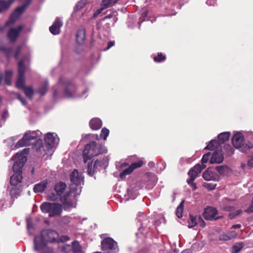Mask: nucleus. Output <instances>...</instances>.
Masks as SVG:
<instances>
[{
    "label": "nucleus",
    "instance_id": "nucleus-1",
    "mask_svg": "<svg viewBox=\"0 0 253 253\" xmlns=\"http://www.w3.org/2000/svg\"><path fill=\"white\" fill-rule=\"evenodd\" d=\"M66 187V184L65 183L60 182L54 186L55 193H51L48 195V199L50 201H60L65 211L74 207V204L77 201V196L79 194L77 192V189L72 185L70 187L69 191L63 195Z\"/></svg>",
    "mask_w": 253,
    "mask_h": 253
},
{
    "label": "nucleus",
    "instance_id": "nucleus-2",
    "mask_svg": "<svg viewBox=\"0 0 253 253\" xmlns=\"http://www.w3.org/2000/svg\"><path fill=\"white\" fill-rule=\"evenodd\" d=\"M14 163L13 165V170L14 173L11 176L10 183L13 186H16L21 182L22 169L27 161V157L24 154L16 153L13 157Z\"/></svg>",
    "mask_w": 253,
    "mask_h": 253
},
{
    "label": "nucleus",
    "instance_id": "nucleus-3",
    "mask_svg": "<svg viewBox=\"0 0 253 253\" xmlns=\"http://www.w3.org/2000/svg\"><path fill=\"white\" fill-rule=\"evenodd\" d=\"M107 151L104 145L92 141L85 145L83 152V161L86 163L92 157L105 153Z\"/></svg>",
    "mask_w": 253,
    "mask_h": 253
},
{
    "label": "nucleus",
    "instance_id": "nucleus-4",
    "mask_svg": "<svg viewBox=\"0 0 253 253\" xmlns=\"http://www.w3.org/2000/svg\"><path fill=\"white\" fill-rule=\"evenodd\" d=\"M244 137L241 133L238 132L234 134L232 139L233 145L234 147L240 149L242 152L246 151L253 147V145L250 143L249 145H244Z\"/></svg>",
    "mask_w": 253,
    "mask_h": 253
},
{
    "label": "nucleus",
    "instance_id": "nucleus-5",
    "mask_svg": "<svg viewBox=\"0 0 253 253\" xmlns=\"http://www.w3.org/2000/svg\"><path fill=\"white\" fill-rule=\"evenodd\" d=\"M39 132H40L39 131H28L26 132L23 137L15 144V147L20 148L30 145L31 140L36 139L39 137Z\"/></svg>",
    "mask_w": 253,
    "mask_h": 253
},
{
    "label": "nucleus",
    "instance_id": "nucleus-6",
    "mask_svg": "<svg viewBox=\"0 0 253 253\" xmlns=\"http://www.w3.org/2000/svg\"><path fill=\"white\" fill-rule=\"evenodd\" d=\"M24 59L20 60L18 64V78L16 81V86L19 89L23 88L25 85V72L26 67L24 64Z\"/></svg>",
    "mask_w": 253,
    "mask_h": 253
},
{
    "label": "nucleus",
    "instance_id": "nucleus-7",
    "mask_svg": "<svg viewBox=\"0 0 253 253\" xmlns=\"http://www.w3.org/2000/svg\"><path fill=\"white\" fill-rule=\"evenodd\" d=\"M107 162V158L104 157L102 159L96 160L93 165H92V162L88 163L87 169L88 174L89 176H93L95 172L99 171L101 168Z\"/></svg>",
    "mask_w": 253,
    "mask_h": 253
},
{
    "label": "nucleus",
    "instance_id": "nucleus-8",
    "mask_svg": "<svg viewBox=\"0 0 253 253\" xmlns=\"http://www.w3.org/2000/svg\"><path fill=\"white\" fill-rule=\"evenodd\" d=\"M101 247L103 251H111L117 253L119 251L117 243L109 237L102 241Z\"/></svg>",
    "mask_w": 253,
    "mask_h": 253
},
{
    "label": "nucleus",
    "instance_id": "nucleus-9",
    "mask_svg": "<svg viewBox=\"0 0 253 253\" xmlns=\"http://www.w3.org/2000/svg\"><path fill=\"white\" fill-rule=\"evenodd\" d=\"M41 236L43 238L47 243H55L58 242V233L52 229H45L42 231L41 233Z\"/></svg>",
    "mask_w": 253,
    "mask_h": 253
},
{
    "label": "nucleus",
    "instance_id": "nucleus-10",
    "mask_svg": "<svg viewBox=\"0 0 253 253\" xmlns=\"http://www.w3.org/2000/svg\"><path fill=\"white\" fill-rule=\"evenodd\" d=\"M26 7V5L25 4L21 6L17 7L10 15L8 20L5 22V27H7L13 24L24 12Z\"/></svg>",
    "mask_w": 253,
    "mask_h": 253
},
{
    "label": "nucleus",
    "instance_id": "nucleus-11",
    "mask_svg": "<svg viewBox=\"0 0 253 253\" xmlns=\"http://www.w3.org/2000/svg\"><path fill=\"white\" fill-rule=\"evenodd\" d=\"M24 26L19 25L17 28L10 29L7 32V36L11 42L14 43L16 42Z\"/></svg>",
    "mask_w": 253,
    "mask_h": 253
},
{
    "label": "nucleus",
    "instance_id": "nucleus-12",
    "mask_svg": "<svg viewBox=\"0 0 253 253\" xmlns=\"http://www.w3.org/2000/svg\"><path fill=\"white\" fill-rule=\"evenodd\" d=\"M70 180L72 184L70 185L71 187L74 185V187L77 188V186L81 184V183L84 181V177L82 174H80L79 171L77 169H74L70 175ZM78 192V189H77Z\"/></svg>",
    "mask_w": 253,
    "mask_h": 253
},
{
    "label": "nucleus",
    "instance_id": "nucleus-13",
    "mask_svg": "<svg viewBox=\"0 0 253 253\" xmlns=\"http://www.w3.org/2000/svg\"><path fill=\"white\" fill-rule=\"evenodd\" d=\"M217 211L215 208L209 207L205 209L204 212L203 213V216L205 219L208 220L217 219L220 218L219 216L215 217L217 214Z\"/></svg>",
    "mask_w": 253,
    "mask_h": 253
},
{
    "label": "nucleus",
    "instance_id": "nucleus-14",
    "mask_svg": "<svg viewBox=\"0 0 253 253\" xmlns=\"http://www.w3.org/2000/svg\"><path fill=\"white\" fill-rule=\"evenodd\" d=\"M34 242V250L36 251L43 250L46 247L47 242L43 239V238L41 235L40 236H35Z\"/></svg>",
    "mask_w": 253,
    "mask_h": 253
},
{
    "label": "nucleus",
    "instance_id": "nucleus-15",
    "mask_svg": "<svg viewBox=\"0 0 253 253\" xmlns=\"http://www.w3.org/2000/svg\"><path fill=\"white\" fill-rule=\"evenodd\" d=\"M51 205L49 216L54 217L59 216L62 212V209L63 208V207H62L63 205H62L59 203H51Z\"/></svg>",
    "mask_w": 253,
    "mask_h": 253
},
{
    "label": "nucleus",
    "instance_id": "nucleus-16",
    "mask_svg": "<svg viewBox=\"0 0 253 253\" xmlns=\"http://www.w3.org/2000/svg\"><path fill=\"white\" fill-rule=\"evenodd\" d=\"M224 159V157L221 150H216L211 154L210 160L211 164H220L221 163Z\"/></svg>",
    "mask_w": 253,
    "mask_h": 253
},
{
    "label": "nucleus",
    "instance_id": "nucleus-17",
    "mask_svg": "<svg viewBox=\"0 0 253 253\" xmlns=\"http://www.w3.org/2000/svg\"><path fill=\"white\" fill-rule=\"evenodd\" d=\"M63 23L61 20L57 18L53 24L49 27V31L50 33L54 35H58L60 33V28L62 26Z\"/></svg>",
    "mask_w": 253,
    "mask_h": 253
},
{
    "label": "nucleus",
    "instance_id": "nucleus-18",
    "mask_svg": "<svg viewBox=\"0 0 253 253\" xmlns=\"http://www.w3.org/2000/svg\"><path fill=\"white\" fill-rule=\"evenodd\" d=\"M55 138L53 134L48 132L46 134L44 137V143L48 149H51L54 145Z\"/></svg>",
    "mask_w": 253,
    "mask_h": 253
},
{
    "label": "nucleus",
    "instance_id": "nucleus-19",
    "mask_svg": "<svg viewBox=\"0 0 253 253\" xmlns=\"http://www.w3.org/2000/svg\"><path fill=\"white\" fill-rule=\"evenodd\" d=\"M203 177L207 181L217 180L218 179V175L210 170L209 169L206 170L203 173Z\"/></svg>",
    "mask_w": 253,
    "mask_h": 253
},
{
    "label": "nucleus",
    "instance_id": "nucleus-20",
    "mask_svg": "<svg viewBox=\"0 0 253 253\" xmlns=\"http://www.w3.org/2000/svg\"><path fill=\"white\" fill-rule=\"evenodd\" d=\"M205 149L213 151L214 152L216 150L219 151L221 150V146L217 140H211L205 148Z\"/></svg>",
    "mask_w": 253,
    "mask_h": 253
},
{
    "label": "nucleus",
    "instance_id": "nucleus-21",
    "mask_svg": "<svg viewBox=\"0 0 253 253\" xmlns=\"http://www.w3.org/2000/svg\"><path fill=\"white\" fill-rule=\"evenodd\" d=\"M102 126V121L99 118H93L89 122V126L93 130H98Z\"/></svg>",
    "mask_w": 253,
    "mask_h": 253
},
{
    "label": "nucleus",
    "instance_id": "nucleus-22",
    "mask_svg": "<svg viewBox=\"0 0 253 253\" xmlns=\"http://www.w3.org/2000/svg\"><path fill=\"white\" fill-rule=\"evenodd\" d=\"M47 181L46 180L41 181L39 183L36 184L33 188L35 193H42L47 187Z\"/></svg>",
    "mask_w": 253,
    "mask_h": 253
},
{
    "label": "nucleus",
    "instance_id": "nucleus-23",
    "mask_svg": "<svg viewBox=\"0 0 253 253\" xmlns=\"http://www.w3.org/2000/svg\"><path fill=\"white\" fill-rule=\"evenodd\" d=\"M12 74L13 73L12 71H6L4 75L0 76V84H1L2 79H4L5 84L6 85H11Z\"/></svg>",
    "mask_w": 253,
    "mask_h": 253
},
{
    "label": "nucleus",
    "instance_id": "nucleus-24",
    "mask_svg": "<svg viewBox=\"0 0 253 253\" xmlns=\"http://www.w3.org/2000/svg\"><path fill=\"white\" fill-rule=\"evenodd\" d=\"M85 40V30L82 28L78 30L76 34V40L79 44H83Z\"/></svg>",
    "mask_w": 253,
    "mask_h": 253
},
{
    "label": "nucleus",
    "instance_id": "nucleus-25",
    "mask_svg": "<svg viewBox=\"0 0 253 253\" xmlns=\"http://www.w3.org/2000/svg\"><path fill=\"white\" fill-rule=\"evenodd\" d=\"M236 233L234 231L223 233L219 236V240L222 241L230 240L236 236Z\"/></svg>",
    "mask_w": 253,
    "mask_h": 253
},
{
    "label": "nucleus",
    "instance_id": "nucleus-26",
    "mask_svg": "<svg viewBox=\"0 0 253 253\" xmlns=\"http://www.w3.org/2000/svg\"><path fill=\"white\" fill-rule=\"evenodd\" d=\"M230 132H224L218 134V142L219 143V144L221 145V144L224 143L226 141L229 140L230 137Z\"/></svg>",
    "mask_w": 253,
    "mask_h": 253
},
{
    "label": "nucleus",
    "instance_id": "nucleus-27",
    "mask_svg": "<svg viewBox=\"0 0 253 253\" xmlns=\"http://www.w3.org/2000/svg\"><path fill=\"white\" fill-rule=\"evenodd\" d=\"M15 0H0V12L8 9Z\"/></svg>",
    "mask_w": 253,
    "mask_h": 253
},
{
    "label": "nucleus",
    "instance_id": "nucleus-28",
    "mask_svg": "<svg viewBox=\"0 0 253 253\" xmlns=\"http://www.w3.org/2000/svg\"><path fill=\"white\" fill-rule=\"evenodd\" d=\"M119 0H102L101 3V6H103L105 9L112 7L116 4Z\"/></svg>",
    "mask_w": 253,
    "mask_h": 253
},
{
    "label": "nucleus",
    "instance_id": "nucleus-29",
    "mask_svg": "<svg viewBox=\"0 0 253 253\" xmlns=\"http://www.w3.org/2000/svg\"><path fill=\"white\" fill-rule=\"evenodd\" d=\"M22 89L29 99H32L34 91L32 86H25Z\"/></svg>",
    "mask_w": 253,
    "mask_h": 253
},
{
    "label": "nucleus",
    "instance_id": "nucleus-30",
    "mask_svg": "<svg viewBox=\"0 0 253 253\" xmlns=\"http://www.w3.org/2000/svg\"><path fill=\"white\" fill-rule=\"evenodd\" d=\"M188 174L190 178L187 179V183H191L192 182H193L195 180L196 178L198 176L199 173L194 169L191 168L189 170Z\"/></svg>",
    "mask_w": 253,
    "mask_h": 253
},
{
    "label": "nucleus",
    "instance_id": "nucleus-31",
    "mask_svg": "<svg viewBox=\"0 0 253 253\" xmlns=\"http://www.w3.org/2000/svg\"><path fill=\"white\" fill-rule=\"evenodd\" d=\"M189 228H193L198 224V216L190 214V218L188 220Z\"/></svg>",
    "mask_w": 253,
    "mask_h": 253
},
{
    "label": "nucleus",
    "instance_id": "nucleus-32",
    "mask_svg": "<svg viewBox=\"0 0 253 253\" xmlns=\"http://www.w3.org/2000/svg\"><path fill=\"white\" fill-rule=\"evenodd\" d=\"M51 203L44 202L41 205L40 209L42 212L49 213Z\"/></svg>",
    "mask_w": 253,
    "mask_h": 253
},
{
    "label": "nucleus",
    "instance_id": "nucleus-33",
    "mask_svg": "<svg viewBox=\"0 0 253 253\" xmlns=\"http://www.w3.org/2000/svg\"><path fill=\"white\" fill-rule=\"evenodd\" d=\"M184 201H182L176 210V215L179 218L182 217L184 208Z\"/></svg>",
    "mask_w": 253,
    "mask_h": 253
},
{
    "label": "nucleus",
    "instance_id": "nucleus-34",
    "mask_svg": "<svg viewBox=\"0 0 253 253\" xmlns=\"http://www.w3.org/2000/svg\"><path fill=\"white\" fill-rule=\"evenodd\" d=\"M72 250L74 253H82L83 251L82 250V247L79 243L77 241L73 242L72 244Z\"/></svg>",
    "mask_w": 253,
    "mask_h": 253
},
{
    "label": "nucleus",
    "instance_id": "nucleus-35",
    "mask_svg": "<svg viewBox=\"0 0 253 253\" xmlns=\"http://www.w3.org/2000/svg\"><path fill=\"white\" fill-rule=\"evenodd\" d=\"M215 169L221 175H224L228 170V168L226 166H219L215 168Z\"/></svg>",
    "mask_w": 253,
    "mask_h": 253
},
{
    "label": "nucleus",
    "instance_id": "nucleus-36",
    "mask_svg": "<svg viewBox=\"0 0 253 253\" xmlns=\"http://www.w3.org/2000/svg\"><path fill=\"white\" fill-rule=\"evenodd\" d=\"M133 169L130 166L128 168L124 169L120 174V177L121 179L125 178L126 175L130 174L133 171Z\"/></svg>",
    "mask_w": 253,
    "mask_h": 253
},
{
    "label": "nucleus",
    "instance_id": "nucleus-37",
    "mask_svg": "<svg viewBox=\"0 0 253 253\" xmlns=\"http://www.w3.org/2000/svg\"><path fill=\"white\" fill-rule=\"evenodd\" d=\"M48 89V83L45 82L43 85L40 87L38 90V92L42 96L44 95L47 92Z\"/></svg>",
    "mask_w": 253,
    "mask_h": 253
},
{
    "label": "nucleus",
    "instance_id": "nucleus-38",
    "mask_svg": "<svg viewBox=\"0 0 253 253\" xmlns=\"http://www.w3.org/2000/svg\"><path fill=\"white\" fill-rule=\"evenodd\" d=\"M166 59L165 55H164L162 52H158V55L153 58V60L156 62H161L165 61Z\"/></svg>",
    "mask_w": 253,
    "mask_h": 253
},
{
    "label": "nucleus",
    "instance_id": "nucleus-39",
    "mask_svg": "<svg viewBox=\"0 0 253 253\" xmlns=\"http://www.w3.org/2000/svg\"><path fill=\"white\" fill-rule=\"evenodd\" d=\"M13 48L11 47H7L4 46H0V51L5 53L8 57L12 52Z\"/></svg>",
    "mask_w": 253,
    "mask_h": 253
},
{
    "label": "nucleus",
    "instance_id": "nucleus-40",
    "mask_svg": "<svg viewBox=\"0 0 253 253\" xmlns=\"http://www.w3.org/2000/svg\"><path fill=\"white\" fill-rule=\"evenodd\" d=\"M223 149L225 151L227 155L228 156H230L234 153V148L229 144L224 145Z\"/></svg>",
    "mask_w": 253,
    "mask_h": 253
},
{
    "label": "nucleus",
    "instance_id": "nucleus-41",
    "mask_svg": "<svg viewBox=\"0 0 253 253\" xmlns=\"http://www.w3.org/2000/svg\"><path fill=\"white\" fill-rule=\"evenodd\" d=\"M144 164V162L142 160H138L136 162L132 163L130 166L132 169L133 170L134 169L141 167Z\"/></svg>",
    "mask_w": 253,
    "mask_h": 253
},
{
    "label": "nucleus",
    "instance_id": "nucleus-42",
    "mask_svg": "<svg viewBox=\"0 0 253 253\" xmlns=\"http://www.w3.org/2000/svg\"><path fill=\"white\" fill-rule=\"evenodd\" d=\"M244 247V244L243 243H240L234 245L233 248V253H238Z\"/></svg>",
    "mask_w": 253,
    "mask_h": 253
},
{
    "label": "nucleus",
    "instance_id": "nucleus-43",
    "mask_svg": "<svg viewBox=\"0 0 253 253\" xmlns=\"http://www.w3.org/2000/svg\"><path fill=\"white\" fill-rule=\"evenodd\" d=\"M42 148H43V144L42 140L40 139L37 141L33 146V148L35 149L37 152L41 151Z\"/></svg>",
    "mask_w": 253,
    "mask_h": 253
},
{
    "label": "nucleus",
    "instance_id": "nucleus-44",
    "mask_svg": "<svg viewBox=\"0 0 253 253\" xmlns=\"http://www.w3.org/2000/svg\"><path fill=\"white\" fill-rule=\"evenodd\" d=\"M206 166L205 164H197L195 165L192 169H194L199 174L200 173L202 170L206 168Z\"/></svg>",
    "mask_w": 253,
    "mask_h": 253
},
{
    "label": "nucleus",
    "instance_id": "nucleus-45",
    "mask_svg": "<svg viewBox=\"0 0 253 253\" xmlns=\"http://www.w3.org/2000/svg\"><path fill=\"white\" fill-rule=\"evenodd\" d=\"M109 134V130L106 127L103 128L101 131L100 137L106 140Z\"/></svg>",
    "mask_w": 253,
    "mask_h": 253
},
{
    "label": "nucleus",
    "instance_id": "nucleus-46",
    "mask_svg": "<svg viewBox=\"0 0 253 253\" xmlns=\"http://www.w3.org/2000/svg\"><path fill=\"white\" fill-rule=\"evenodd\" d=\"M70 85L73 86V84H72V83L69 84L67 85V86H66V88H65V89L64 90V94H65V96L67 97H68V98H70V97H71L72 96V92L69 90V88H70Z\"/></svg>",
    "mask_w": 253,
    "mask_h": 253
},
{
    "label": "nucleus",
    "instance_id": "nucleus-47",
    "mask_svg": "<svg viewBox=\"0 0 253 253\" xmlns=\"http://www.w3.org/2000/svg\"><path fill=\"white\" fill-rule=\"evenodd\" d=\"M211 156V152H208L207 154H204L203 156V157L201 160L202 164H204L208 162L209 160L210 157Z\"/></svg>",
    "mask_w": 253,
    "mask_h": 253
},
{
    "label": "nucleus",
    "instance_id": "nucleus-48",
    "mask_svg": "<svg viewBox=\"0 0 253 253\" xmlns=\"http://www.w3.org/2000/svg\"><path fill=\"white\" fill-rule=\"evenodd\" d=\"M203 186L209 190H211L215 189L216 185L205 182L203 184Z\"/></svg>",
    "mask_w": 253,
    "mask_h": 253
},
{
    "label": "nucleus",
    "instance_id": "nucleus-49",
    "mask_svg": "<svg viewBox=\"0 0 253 253\" xmlns=\"http://www.w3.org/2000/svg\"><path fill=\"white\" fill-rule=\"evenodd\" d=\"M198 224L202 228L204 227L206 225L205 222L200 215L198 216Z\"/></svg>",
    "mask_w": 253,
    "mask_h": 253
},
{
    "label": "nucleus",
    "instance_id": "nucleus-50",
    "mask_svg": "<svg viewBox=\"0 0 253 253\" xmlns=\"http://www.w3.org/2000/svg\"><path fill=\"white\" fill-rule=\"evenodd\" d=\"M22 48L21 45H18L14 52V58L17 59Z\"/></svg>",
    "mask_w": 253,
    "mask_h": 253
},
{
    "label": "nucleus",
    "instance_id": "nucleus-51",
    "mask_svg": "<svg viewBox=\"0 0 253 253\" xmlns=\"http://www.w3.org/2000/svg\"><path fill=\"white\" fill-rule=\"evenodd\" d=\"M17 98L18 100H19L21 102V103L23 105H25L27 104L26 100H25V99L24 97H23L22 96V95L20 94H19V93L17 94Z\"/></svg>",
    "mask_w": 253,
    "mask_h": 253
},
{
    "label": "nucleus",
    "instance_id": "nucleus-52",
    "mask_svg": "<svg viewBox=\"0 0 253 253\" xmlns=\"http://www.w3.org/2000/svg\"><path fill=\"white\" fill-rule=\"evenodd\" d=\"M41 253H54V252L52 248L46 247Z\"/></svg>",
    "mask_w": 253,
    "mask_h": 253
},
{
    "label": "nucleus",
    "instance_id": "nucleus-53",
    "mask_svg": "<svg viewBox=\"0 0 253 253\" xmlns=\"http://www.w3.org/2000/svg\"><path fill=\"white\" fill-rule=\"evenodd\" d=\"M246 211L248 212H253V198L252 199V200L251 205L247 209Z\"/></svg>",
    "mask_w": 253,
    "mask_h": 253
},
{
    "label": "nucleus",
    "instance_id": "nucleus-54",
    "mask_svg": "<svg viewBox=\"0 0 253 253\" xmlns=\"http://www.w3.org/2000/svg\"><path fill=\"white\" fill-rule=\"evenodd\" d=\"M104 9H105L104 8V7L103 6H101V7L99 9H98V10H97L96 11V12L94 13V16H96L97 15H98V14L101 13L102 12V11L103 10H104Z\"/></svg>",
    "mask_w": 253,
    "mask_h": 253
},
{
    "label": "nucleus",
    "instance_id": "nucleus-55",
    "mask_svg": "<svg viewBox=\"0 0 253 253\" xmlns=\"http://www.w3.org/2000/svg\"><path fill=\"white\" fill-rule=\"evenodd\" d=\"M17 189L16 187H12L10 191V194L13 196L16 194Z\"/></svg>",
    "mask_w": 253,
    "mask_h": 253
},
{
    "label": "nucleus",
    "instance_id": "nucleus-56",
    "mask_svg": "<svg viewBox=\"0 0 253 253\" xmlns=\"http://www.w3.org/2000/svg\"><path fill=\"white\" fill-rule=\"evenodd\" d=\"M114 45V42L109 41L108 42L107 47L105 49V50H108L110 49L111 47H112Z\"/></svg>",
    "mask_w": 253,
    "mask_h": 253
},
{
    "label": "nucleus",
    "instance_id": "nucleus-57",
    "mask_svg": "<svg viewBox=\"0 0 253 253\" xmlns=\"http://www.w3.org/2000/svg\"><path fill=\"white\" fill-rule=\"evenodd\" d=\"M188 184L192 188L193 190H195L197 189L196 184L194 181Z\"/></svg>",
    "mask_w": 253,
    "mask_h": 253
},
{
    "label": "nucleus",
    "instance_id": "nucleus-58",
    "mask_svg": "<svg viewBox=\"0 0 253 253\" xmlns=\"http://www.w3.org/2000/svg\"><path fill=\"white\" fill-rule=\"evenodd\" d=\"M248 166L250 168H251L253 167V159H250L248 162Z\"/></svg>",
    "mask_w": 253,
    "mask_h": 253
},
{
    "label": "nucleus",
    "instance_id": "nucleus-59",
    "mask_svg": "<svg viewBox=\"0 0 253 253\" xmlns=\"http://www.w3.org/2000/svg\"><path fill=\"white\" fill-rule=\"evenodd\" d=\"M69 240V238L67 236H64L62 237L61 239V242L67 241Z\"/></svg>",
    "mask_w": 253,
    "mask_h": 253
},
{
    "label": "nucleus",
    "instance_id": "nucleus-60",
    "mask_svg": "<svg viewBox=\"0 0 253 253\" xmlns=\"http://www.w3.org/2000/svg\"><path fill=\"white\" fill-rule=\"evenodd\" d=\"M241 227V224H234V225H232L231 228L237 229V228H240Z\"/></svg>",
    "mask_w": 253,
    "mask_h": 253
},
{
    "label": "nucleus",
    "instance_id": "nucleus-61",
    "mask_svg": "<svg viewBox=\"0 0 253 253\" xmlns=\"http://www.w3.org/2000/svg\"><path fill=\"white\" fill-rule=\"evenodd\" d=\"M181 253H192V251L190 249H186L183 250Z\"/></svg>",
    "mask_w": 253,
    "mask_h": 253
},
{
    "label": "nucleus",
    "instance_id": "nucleus-62",
    "mask_svg": "<svg viewBox=\"0 0 253 253\" xmlns=\"http://www.w3.org/2000/svg\"><path fill=\"white\" fill-rule=\"evenodd\" d=\"M112 16H113V14H109V15H108L106 16L104 18V19H110V18H112Z\"/></svg>",
    "mask_w": 253,
    "mask_h": 253
},
{
    "label": "nucleus",
    "instance_id": "nucleus-63",
    "mask_svg": "<svg viewBox=\"0 0 253 253\" xmlns=\"http://www.w3.org/2000/svg\"><path fill=\"white\" fill-rule=\"evenodd\" d=\"M5 26L3 27L0 26V32H2L4 31Z\"/></svg>",
    "mask_w": 253,
    "mask_h": 253
},
{
    "label": "nucleus",
    "instance_id": "nucleus-64",
    "mask_svg": "<svg viewBox=\"0 0 253 253\" xmlns=\"http://www.w3.org/2000/svg\"><path fill=\"white\" fill-rule=\"evenodd\" d=\"M24 151H25V152L29 151V149H25ZM26 153H27V152H26Z\"/></svg>",
    "mask_w": 253,
    "mask_h": 253
}]
</instances>
